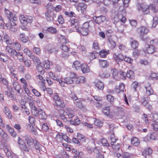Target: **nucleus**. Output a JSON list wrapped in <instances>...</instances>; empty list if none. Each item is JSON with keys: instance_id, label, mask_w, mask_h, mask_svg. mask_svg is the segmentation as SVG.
I'll list each match as a JSON object with an SVG mask.
<instances>
[{"instance_id": "864d4df0", "label": "nucleus", "mask_w": 158, "mask_h": 158, "mask_svg": "<svg viewBox=\"0 0 158 158\" xmlns=\"http://www.w3.org/2000/svg\"><path fill=\"white\" fill-rule=\"evenodd\" d=\"M26 18L27 19V24L28 23H31L33 21V18L31 16H26Z\"/></svg>"}, {"instance_id": "680f3d73", "label": "nucleus", "mask_w": 158, "mask_h": 158, "mask_svg": "<svg viewBox=\"0 0 158 158\" xmlns=\"http://www.w3.org/2000/svg\"><path fill=\"white\" fill-rule=\"evenodd\" d=\"M123 155L124 158H132V155L127 152H125L124 153Z\"/></svg>"}, {"instance_id": "1a4fd4ad", "label": "nucleus", "mask_w": 158, "mask_h": 158, "mask_svg": "<svg viewBox=\"0 0 158 158\" xmlns=\"http://www.w3.org/2000/svg\"><path fill=\"white\" fill-rule=\"evenodd\" d=\"M76 6L77 7V10H78V11L80 10L81 13L84 14L87 7V5L86 4L83 2L77 4Z\"/></svg>"}, {"instance_id": "5fc2aeb1", "label": "nucleus", "mask_w": 158, "mask_h": 158, "mask_svg": "<svg viewBox=\"0 0 158 158\" xmlns=\"http://www.w3.org/2000/svg\"><path fill=\"white\" fill-rule=\"evenodd\" d=\"M60 48L65 52H67L69 51V48L64 44L61 45L60 46Z\"/></svg>"}, {"instance_id": "69168bd1", "label": "nucleus", "mask_w": 158, "mask_h": 158, "mask_svg": "<svg viewBox=\"0 0 158 158\" xmlns=\"http://www.w3.org/2000/svg\"><path fill=\"white\" fill-rule=\"evenodd\" d=\"M150 44L151 45H156L158 44V40L156 39L152 40L150 42Z\"/></svg>"}, {"instance_id": "3c124183", "label": "nucleus", "mask_w": 158, "mask_h": 158, "mask_svg": "<svg viewBox=\"0 0 158 158\" xmlns=\"http://www.w3.org/2000/svg\"><path fill=\"white\" fill-rule=\"evenodd\" d=\"M151 77L153 80H156L158 79V74L156 73H152L151 75Z\"/></svg>"}, {"instance_id": "412c9836", "label": "nucleus", "mask_w": 158, "mask_h": 158, "mask_svg": "<svg viewBox=\"0 0 158 158\" xmlns=\"http://www.w3.org/2000/svg\"><path fill=\"white\" fill-rule=\"evenodd\" d=\"M44 31V32L45 33L48 32L52 34H55L56 33V30L55 28L52 27H48L47 30Z\"/></svg>"}, {"instance_id": "f03ea898", "label": "nucleus", "mask_w": 158, "mask_h": 158, "mask_svg": "<svg viewBox=\"0 0 158 158\" xmlns=\"http://www.w3.org/2000/svg\"><path fill=\"white\" fill-rule=\"evenodd\" d=\"M77 77L76 74L73 72H70L69 75L63 79L59 80V83L62 87H65L68 84H72L74 82V80Z\"/></svg>"}, {"instance_id": "58836bf2", "label": "nucleus", "mask_w": 158, "mask_h": 158, "mask_svg": "<svg viewBox=\"0 0 158 158\" xmlns=\"http://www.w3.org/2000/svg\"><path fill=\"white\" fill-rule=\"evenodd\" d=\"M108 40L111 45L110 48L112 49L114 48L116 46L115 42L112 39H109Z\"/></svg>"}, {"instance_id": "423d86ee", "label": "nucleus", "mask_w": 158, "mask_h": 158, "mask_svg": "<svg viewBox=\"0 0 158 158\" xmlns=\"http://www.w3.org/2000/svg\"><path fill=\"white\" fill-rule=\"evenodd\" d=\"M93 19L95 23L98 25H100L102 23L105 22L106 20V17L103 15H100L99 16H94Z\"/></svg>"}, {"instance_id": "8fccbe9b", "label": "nucleus", "mask_w": 158, "mask_h": 158, "mask_svg": "<svg viewBox=\"0 0 158 158\" xmlns=\"http://www.w3.org/2000/svg\"><path fill=\"white\" fill-rule=\"evenodd\" d=\"M126 15V10L124 8L122 9L121 10H119L118 13V15H122V16H125Z\"/></svg>"}, {"instance_id": "bb28decb", "label": "nucleus", "mask_w": 158, "mask_h": 158, "mask_svg": "<svg viewBox=\"0 0 158 158\" xmlns=\"http://www.w3.org/2000/svg\"><path fill=\"white\" fill-rule=\"evenodd\" d=\"M73 67H74L76 69H80L81 66V64L78 61H75L73 62L72 66Z\"/></svg>"}, {"instance_id": "9b49d317", "label": "nucleus", "mask_w": 158, "mask_h": 158, "mask_svg": "<svg viewBox=\"0 0 158 158\" xmlns=\"http://www.w3.org/2000/svg\"><path fill=\"white\" fill-rule=\"evenodd\" d=\"M148 99V97L147 96L145 95L143 96L140 100L141 102L142 105L147 108H148L149 105Z\"/></svg>"}, {"instance_id": "0eeeda50", "label": "nucleus", "mask_w": 158, "mask_h": 158, "mask_svg": "<svg viewBox=\"0 0 158 158\" xmlns=\"http://www.w3.org/2000/svg\"><path fill=\"white\" fill-rule=\"evenodd\" d=\"M138 10H142L144 15H146L148 14L149 12V6H146L143 4H138Z\"/></svg>"}, {"instance_id": "4468645a", "label": "nucleus", "mask_w": 158, "mask_h": 158, "mask_svg": "<svg viewBox=\"0 0 158 158\" xmlns=\"http://www.w3.org/2000/svg\"><path fill=\"white\" fill-rule=\"evenodd\" d=\"M6 128L11 135L14 138L16 137V132L15 131L13 128L11 127L9 125L7 124L6 126Z\"/></svg>"}, {"instance_id": "2f4dec72", "label": "nucleus", "mask_w": 158, "mask_h": 158, "mask_svg": "<svg viewBox=\"0 0 158 158\" xmlns=\"http://www.w3.org/2000/svg\"><path fill=\"white\" fill-rule=\"evenodd\" d=\"M127 77L129 78L133 79L134 77V73L132 70L127 71L126 73Z\"/></svg>"}, {"instance_id": "f704fd0d", "label": "nucleus", "mask_w": 158, "mask_h": 158, "mask_svg": "<svg viewBox=\"0 0 158 158\" xmlns=\"http://www.w3.org/2000/svg\"><path fill=\"white\" fill-rule=\"evenodd\" d=\"M107 100L111 104H113L114 101V97L110 94L107 95L106 96Z\"/></svg>"}, {"instance_id": "7c9ffc66", "label": "nucleus", "mask_w": 158, "mask_h": 158, "mask_svg": "<svg viewBox=\"0 0 158 158\" xmlns=\"http://www.w3.org/2000/svg\"><path fill=\"white\" fill-rule=\"evenodd\" d=\"M37 70L41 75H43L45 73V70L43 69L42 67L40 64H37L36 67Z\"/></svg>"}, {"instance_id": "6e6552de", "label": "nucleus", "mask_w": 158, "mask_h": 158, "mask_svg": "<svg viewBox=\"0 0 158 158\" xmlns=\"http://www.w3.org/2000/svg\"><path fill=\"white\" fill-rule=\"evenodd\" d=\"M137 30L140 37L142 39L143 38V36L147 35L149 31L148 28L144 27H141L138 28Z\"/></svg>"}, {"instance_id": "cd10ccee", "label": "nucleus", "mask_w": 158, "mask_h": 158, "mask_svg": "<svg viewBox=\"0 0 158 158\" xmlns=\"http://www.w3.org/2000/svg\"><path fill=\"white\" fill-rule=\"evenodd\" d=\"M102 111L105 115L108 116L110 114V107L109 106L104 107L102 109Z\"/></svg>"}, {"instance_id": "b1692460", "label": "nucleus", "mask_w": 158, "mask_h": 158, "mask_svg": "<svg viewBox=\"0 0 158 158\" xmlns=\"http://www.w3.org/2000/svg\"><path fill=\"white\" fill-rule=\"evenodd\" d=\"M95 86L99 89L103 90L104 88L103 83L100 81H98L95 84Z\"/></svg>"}, {"instance_id": "c756f323", "label": "nucleus", "mask_w": 158, "mask_h": 158, "mask_svg": "<svg viewBox=\"0 0 158 158\" xmlns=\"http://www.w3.org/2000/svg\"><path fill=\"white\" fill-rule=\"evenodd\" d=\"M100 63L101 66L103 68H107L109 65L108 63L106 60H100Z\"/></svg>"}, {"instance_id": "f3484780", "label": "nucleus", "mask_w": 158, "mask_h": 158, "mask_svg": "<svg viewBox=\"0 0 158 158\" xmlns=\"http://www.w3.org/2000/svg\"><path fill=\"white\" fill-rule=\"evenodd\" d=\"M85 77L83 76H80L75 78V82L76 84L84 83L85 82Z\"/></svg>"}, {"instance_id": "c03bdc74", "label": "nucleus", "mask_w": 158, "mask_h": 158, "mask_svg": "<svg viewBox=\"0 0 158 158\" xmlns=\"http://www.w3.org/2000/svg\"><path fill=\"white\" fill-rule=\"evenodd\" d=\"M118 73L120 76V78L122 79H125L127 77L126 73L123 71H120Z\"/></svg>"}, {"instance_id": "774afa93", "label": "nucleus", "mask_w": 158, "mask_h": 158, "mask_svg": "<svg viewBox=\"0 0 158 158\" xmlns=\"http://www.w3.org/2000/svg\"><path fill=\"white\" fill-rule=\"evenodd\" d=\"M153 120L156 123H158V114H155L152 115Z\"/></svg>"}, {"instance_id": "a19ab883", "label": "nucleus", "mask_w": 158, "mask_h": 158, "mask_svg": "<svg viewBox=\"0 0 158 158\" xmlns=\"http://www.w3.org/2000/svg\"><path fill=\"white\" fill-rule=\"evenodd\" d=\"M62 138L63 139L65 140L66 141L69 143H71V140L69 139V137L67 136V135H62Z\"/></svg>"}, {"instance_id": "e433bc0d", "label": "nucleus", "mask_w": 158, "mask_h": 158, "mask_svg": "<svg viewBox=\"0 0 158 158\" xmlns=\"http://www.w3.org/2000/svg\"><path fill=\"white\" fill-rule=\"evenodd\" d=\"M10 88L11 87L9 86L7 87V90L5 92V94L8 97H10V94L13 91L12 89Z\"/></svg>"}, {"instance_id": "72a5a7b5", "label": "nucleus", "mask_w": 158, "mask_h": 158, "mask_svg": "<svg viewBox=\"0 0 158 158\" xmlns=\"http://www.w3.org/2000/svg\"><path fill=\"white\" fill-rule=\"evenodd\" d=\"M115 59L117 62H122L123 60L124 57L122 55L119 54L115 57Z\"/></svg>"}, {"instance_id": "39448f33", "label": "nucleus", "mask_w": 158, "mask_h": 158, "mask_svg": "<svg viewBox=\"0 0 158 158\" xmlns=\"http://www.w3.org/2000/svg\"><path fill=\"white\" fill-rule=\"evenodd\" d=\"M143 50L145 53L152 54L155 52V49L154 45L146 44L144 48L143 49Z\"/></svg>"}, {"instance_id": "dca6fc26", "label": "nucleus", "mask_w": 158, "mask_h": 158, "mask_svg": "<svg viewBox=\"0 0 158 158\" xmlns=\"http://www.w3.org/2000/svg\"><path fill=\"white\" fill-rule=\"evenodd\" d=\"M8 56L5 53H0V60L1 61L5 63L8 60Z\"/></svg>"}, {"instance_id": "4be33fe9", "label": "nucleus", "mask_w": 158, "mask_h": 158, "mask_svg": "<svg viewBox=\"0 0 158 158\" xmlns=\"http://www.w3.org/2000/svg\"><path fill=\"white\" fill-rule=\"evenodd\" d=\"M5 13L8 19L9 20L10 22H11V19H10V18L13 17L14 14L11 12L10 11L8 10L5 8Z\"/></svg>"}, {"instance_id": "c85d7f7f", "label": "nucleus", "mask_w": 158, "mask_h": 158, "mask_svg": "<svg viewBox=\"0 0 158 158\" xmlns=\"http://www.w3.org/2000/svg\"><path fill=\"white\" fill-rule=\"evenodd\" d=\"M33 143L35 148L39 151L40 150V146H41L40 143L35 139H33Z\"/></svg>"}, {"instance_id": "393cba45", "label": "nucleus", "mask_w": 158, "mask_h": 158, "mask_svg": "<svg viewBox=\"0 0 158 158\" xmlns=\"http://www.w3.org/2000/svg\"><path fill=\"white\" fill-rule=\"evenodd\" d=\"M131 143L132 144L135 146H137L139 145L140 142L139 141L138 138L134 137L131 139Z\"/></svg>"}, {"instance_id": "052dcab7", "label": "nucleus", "mask_w": 158, "mask_h": 158, "mask_svg": "<svg viewBox=\"0 0 158 158\" xmlns=\"http://www.w3.org/2000/svg\"><path fill=\"white\" fill-rule=\"evenodd\" d=\"M42 129L45 131H47L49 129L46 123H44L42 124Z\"/></svg>"}, {"instance_id": "13d9d810", "label": "nucleus", "mask_w": 158, "mask_h": 158, "mask_svg": "<svg viewBox=\"0 0 158 158\" xmlns=\"http://www.w3.org/2000/svg\"><path fill=\"white\" fill-rule=\"evenodd\" d=\"M101 142L104 146H105L106 147H109L110 146L109 144L107 142V141L104 139H102Z\"/></svg>"}, {"instance_id": "9d476101", "label": "nucleus", "mask_w": 158, "mask_h": 158, "mask_svg": "<svg viewBox=\"0 0 158 158\" xmlns=\"http://www.w3.org/2000/svg\"><path fill=\"white\" fill-rule=\"evenodd\" d=\"M6 51L8 52L10 54L11 56L14 57L16 56L18 52L15 49L13 48L11 46H7L6 47Z\"/></svg>"}, {"instance_id": "4d7b16f0", "label": "nucleus", "mask_w": 158, "mask_h": 158, "mask_svg": "<svg viewBox=\"0 0 158 158\" xmlns=\"http://www.w3.org/2000/svg\"><path fill=\"white\" fill-rule=\"evenodd\" d=\"M58 21L60 24H63L64 22V19L62 15H60L58 17Z\"/></svg>"}, {"instance_id": "a18cd8bd", "label": "nucleus", "mask_w": 158, "mask_h": 158, "mask_svg": "<svg viewBox=\"0 0 158 158\" xmlns=\"http://www.w3.org/2000/svg\"><path fill=\"white\" fill-rule=\"evenodd\" d=\"M98 53V52H92L90 55L89 56V58L90 59L93 60L96 58L97 55Z\"/></svg>"}, {"instance_id": "09e8293b", "label": "nucleus", "mask_w": 158, "mask_h": 158, "mask_svg": "<svg viewBox=\"0 0 158 158\" xmlns=\"http://www.w3.org/2000/svg\"><path fill=\"white\" fill-rule=\"evenodd\" d=\"M28 118L30 123L32 125H34L35 121V118L34 117H31L30 116Z\"/></svg>"}, {"instance_id": "603ef678", "label": "nucleus", "mask_w": 158, "mask_h": 158, "mask_svg": "<svg viewBox=\"0 0 158 158\" xmlns=\"http://www.w3.org/2000/svg\"><path fill=\"white\" fill-rule=\"evenodd\" d=\"M94 124L96 126L101 127L102 126L103 123L99 120H96L94 121Z\"/></svg>"}, {"instance_id": "49530a36", "label": "nucleus", "mask_w": 158, "mask_h": 158, "mask_svg": "<svg viewBox=\"0 0 158 158\" xmlns=\"http://www.w3.org/2000/svg\"><path fill=\"white\" fill-rule=\"evenodd\" d=\"M93 48H94L95 50H97L99 48V45L97 42V41L95 40L94 41Z\"/></svg>"}, {"instance_id": "338daca9", "label": "nucleus", "mask_w": 158, "mask_h": 158, "mask_svg": "<svg viewBox=\"0 0 158 158\" xmlns=\"http://www.w3.org/2000/svg\"><path fill=\"white\" fill-rule=\"evenodd\" d=\"M32 92L36 96L40 97L41 96L40 93L38 92L36 89H33L32 90Z\"/></svg>"}, {"instance_id": "4c0bfd02", "label": "nucleus", "mask_w": 158, "mask_h": 158, "mask_svg": "<svg viewBox=\"0 0 158 158\" xmlns=\"http://www.w3.org/2000/svg\"><path fill=\"white\" fill-rule=\"evenodd\" d=\"M124 26L123 25H121L120 26L117 30V32L118 33H121L123 35H124Z\"/></svg>"}, {"instance_id": "6e6d98bb", "label": "nucleus", "mask_w": 158, "mask_h": 158, "mask_svg": "<svg viewBox=\"0 0 158 158\" xmlns=\"http://www.w3.org/2000/svg\"><path fill=\"white\" fill-rule=\"evenodd\" d=\"M13 85L14 88V89L15 90L20 89H21L20 85L18 84L16 82H13Z\"/></svg>"}, {"instance_id": "473e14b6", "label": "nucleus", "mask_w": 158, "mask_h": 158, "mask_svg": "<svg viewBox=\"0 0 158 158\" xmlns=\"http://www.w3.org/2000/svg\"><path fill=\"white\" fill-rule=\"evenodd\" d=\"M45 15L46 18L48 21L50 22L53 20L54 18L51 16L48 12H47L45 13Z\"/></svg>"}, {"instance_id": "c9c22d12", "label": "nucleus", "mask_w": 158, "mask_h": 158, "mask_svg": "<svg viewBox=\"0 0 158 158\" xmlns=\"http://www.w3.org/2000/svg\"><path fill=\"white\" fill-rule=\"evenodd\" d=\"M74 104L77 107H78L79 108L81 109L83 108V105L81 100H78L77 101L74 102Z\"/></svg>"}, {"instance_id": "f8f14e48", "label": "nucleus", "mask_w": 158, "mask_h": 158, "mask_svg": "<svg viewBox=\"0 0 158 158\" xmlns=\"http://www.w3.org/2000/svg\"><path fill=\"white\" fill-rule=\"evenodd\" d=\"M19 36L20 40L24 43H27L29 39L28 36H26L24 33H20Z\"/></svg>"}, {"instance_id": "6ab92c4d", "label": "nucleus", "mask_w": 158, "mask_h": 158, "mask_svg": "<svg viewBox=\"0 0 158 158\" xmlns=\"http://www.w3.org/2000/svg\"><path fill=\"white\" fill-rule=\"evenodd\" d=\"M152 152V149L150 148H148L144 149L142 153V155L146 158L147 155H150Z\"/></svg>"}, {"instance_id": "a878e982", "label": "nucleus", "mask_w": 158, "mask_h": 158, "mask_svg": "<svg viewBox=\"0 0 158 158\" xmlns=\"http://www.w3.org/2000/svg\"><path fill=\"white\" fill-rule=\"evenodd\" d=\"M109 50H103L99 52V54L101 57L105 58L106 57V55L109 54Z\"/></svg>"}, {"instance_id": "e2e57ef3", "label": "nucleus", "mask_w": 158, "mask_h": 158, "mask_svg": "<svg viewBox=\"0 0 158 158\" xmlns=\"http://www.w3.org/2000/svg\"><path fill=\"white\" fill-rule=\"evenodd\" d=\"M18 143L21 147H22V146L25 144L24 142L19 137L18 138Z\"/></svg>"}, {"instance_id": "79ce46f5", "label": "nucleus", "mask_w": 158, "mask_h": 158, "mask_svg": "<svg viewBox=\"0 0 158 158\" xmlns=\"http://www.w3.org/2000/svg\"><path fill=\"white\" fill-rule=\"evenodd\" d=\"M18 60L21 61H23V53L21 52H18L17 55H16Z\"/></svg>"}, {"instance_id": "aec40b11", "label": "nucleus", "mask_w": 158, "mask_h": 158, "mask_svg": "<svg viewBox=\"0 0 158 158\" xmlns=\"http://www.w3.org/2000/svg\"><path fill=\"white\" fill-rule=\"evenodd\" d=\"M10 46L15 49L18 51L20 50L21 48L20 44L18 42H13L12 44V45Z\"/></svg>"}, {"instance_id": "20e7f679", "label": "nucleus", "mask_w": 158, "mask_h": 158, "mask_svg": "<svg viewBox=\"0 0 158 158\" xmlns=\"http://www.w3.org/2000/svg\"><path fill=\"white\" fill-rule=\"evenodd\" d=\"M29 99H30V102L29 104L30 107L31 108V112L32 115L37 117L38 116V111L37 108L34 105V103L33 102L32 98L30 96L28 97Z\"/></svg>"}, {"instance_id": "ddd939ff", "label": "nucleus", "mask_w": 158, "mask_h": 158, "mask_svg": "<svg viewBox=\"0 0 158 158\" xmlns=\"http://www.w3.org/2000/svg\"><path fill=\"white\" fill-rule=\"evenodd\" d=\"M130 43L131 47L133 49L137 48L139 45V43L138 41L134 40L133 38H130Z\"/></svg>"}, {"instance_id": "0e129e2a", "label": "nucleus", "mask_w": 158, "mask_h": 158, "mask_svg": "<svg viewBox=\"0 0 158 158\" xmlns=\"http://www.w3.org/2000/svg\"><path fill=\"white\" fill-rule=\"evenodd\" d=\"M25 66L27 67H29L31 65V61L30 60H27L24 61Z\"/></svg>"}, {"instance_id": "f257e3e1", "label": "nucleus", "mask_w": 158, "mask_h": 158, "mask_svg": "<svg viewBox=\"0 0 158 158\" xmlns=\"http://www.w3.org/2000/svg\"><path fill=\"white\" fill-rule=\"evenodd\" d=\"M71 23V26L75 28V30L83 36H86L89 34V22H86L80 26L79 22L77 19H72L69 21Z\"/></svg>"}, {"instance_id": "a211bd4d", "label": "nucleus", "mask_w": 158, "mask_h": 158, "mask_svg": "<svg viewBox=\"0 0 158 158\" xmlns=\"http://www.w3.org/2000/svg\"><path fill=\"white\" fill-rule=\"evenodd\" d=\"M38 115L39 116V118L41 119H46L47 117V115L41 109H39L38 111Z\"/></svg>"}, {"instance_id": "7ed1b4c3", "label": "nucleus", "mask_w": 158, "mask_h": 158, "mask_svg": "<svg viewBox=\"0 0 158 158\" xmlns=\"http://www.w3.org/2000/svg\"><path fill=\"white\" fill-rule=\"evenodd\" d=\"M62 98L60 97L57 93L55 94L53 97V100L56 103V107L63 108L65 106V105L62 100Z\"/></svg>"}, {"instance_id": "2eb2a0df", "label": "nucleus", "mask_w": 158, "mask_h": 158, "mask_svg": "<svg viewBox=\"0 0 158 158\" xmlns=\"http://www.w3.org/2000/svg\"><path fill=\"white\" fill-rule=\"evenodd\" d=\"M80 69H81L82 73H87L89 72V67L85 64H82Z\"/></svg>"}, {"instance_id": "37998d69", "label": "nucleus", "mask_w": 158, "mask_h": 158, "mask_svg": "<svg viewBox=\"0 0 158 158\" xmlns=\"http://www.w3.org/2000/svg\"><path fill=\"white\" fill-rule=\"evenodd\" d=\"M153 23L152 24V27H155L158 23V18L157 16H155L153 19Z\"/></svg>"}, {"instance_id": "5701e85b", "label": "nucleus", "mask_w": 158, "mask_h": 158, "mask_svg": "<svg viewBox=\"0 0 158 158\" xmlns=\"http://www.w3.org/2000/svg\"><path fill=\"white\" fill-rule=\"evenodd\" d=\"M19 20L21 23L24 25H27V19H26V17L23 15H20L19 17Z\"/></svg>"}, {"instance_id": "bf43d9fd", "label": "nucleus", "mask_w": 158, "mask_h": 158, "mask_svg": "<svg viewBox=\"0 0 158 158\" xmlns=\"http://www.w3.org/2000/svg\"><path fill=\"white\" fill-rule=\"evenodd\" d=\"M118 17L119 19H120L121 21L123 23L125 22L126 20L125 17V16H122L121 15H118Z\"/></svg>"}, {"instance_id": "ea45409f", "label": "nucleus", "mask_w": 158, "mask_h": 158, "mask_svg": "<svg viewBox=\"0 0 158 158\" xmlns=\"http://www.w3.org/2000/svg\"><path fill=\"white\" fill-rule=\"evenodd\" d=\"M111 146L113 149H114L117 150H118L120 148V145L118 143H116L115 144H114V143H111Z\"/></svg>"}, {"instance_id": "de8ad7c7", "label": "nucleus", "mask_w": 158, "mask_h": 158, "mask_svg": "<svg viewBox=\"0 0 158 158\" xmlns=\"http://www.w3.org/2000/svg\"><path fill=\"white\" fill-rule=\"evenodd\" d=\"M138 83L137 82H134L131 84V87L134 89V91H136V88L138 87Z\"/></svg>"}]
</instances>
